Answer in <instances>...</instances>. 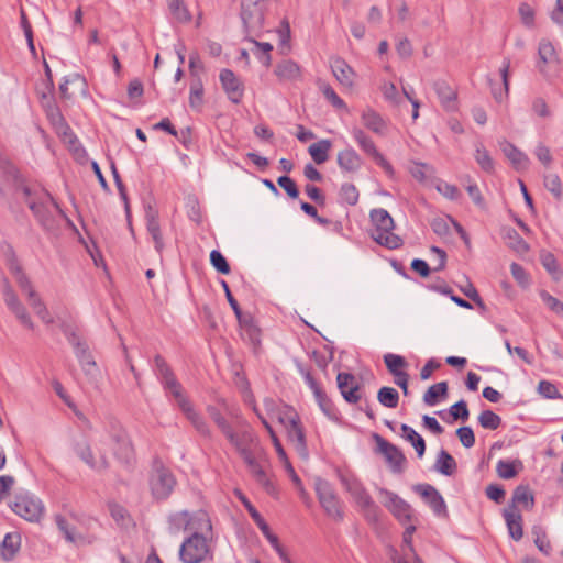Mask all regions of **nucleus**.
<instances>
[{
	"mask_svg": "<svg viewBox=\"0 0 563 563\" xmlns=\"http://www.w3.org/2000/svg\"><path fill=\"white\" fill-rule=\"evenodd\" d=\"M154 371L162 385L175 378L172 368L166 363L165 358L159 354L154 356Z\"/></svg>",
	"mask_w": 563,
	"mask_h": 563,
	"instance_id": "46",
	"label": "nucleus"
},
{
	"mask_svg": "<svg viewBox=\"0 0 563 563\" xmlns=\"http://www.w3.org/2000/svg\"><path fill=\"white\" fill-rule=\"evenodd\" d=\"M322 412L331 420L339 419V411L332 400L327 396L325 391L321 388L313 394Z\"/></svg>",
	"mask_w": 563,
	"mask_h": 563,
	"instance_id": "38",
	"label": "nucleus"
},
{
	"mask_svg": "<svg viewBox=\"0 0 563 563\" xmlns=\"http://www.w3.org/2000/svg\"><path fill=\"white\" fill-rule=\"evenodd\" d=\"M111 438L115 444L113 448L114 456L120 463L131 465L134 461V451L126 432L121 429L115 430Z\"/></svg>",
	"mask_w": 563,
	"mask_h": 563,
	"instance_id": "18",
	"label": "nucleus"
},
{
	"mask_svg": "<svg viewBox=\"0 0 563 563\" xmlns=\"http://www.w3.org/2000/svg\"><path fill=\"white\" fill-rule=\"evenodd\" d=\"M16 190L22 191L30 210L44 229L49 230L55 225L51 207L65 217L64 211L47 190L32 189L23 183L16 184Z\"/></svg>",
	"mask_w": 563,
	"mask_h": 563,
	"instance_id": "1",
	"label": "nucleus"
},
{
	"mask_svg": "<svg viewBox=\"0 0 563 563\" xmlns=\"http://www.w3.org/2000/svg\"><path fill=\"white\" fill-rule=\"evenodd\" d=\"M263 0H242L240 18L245 35L258 36L264 26Z\"/></svg>",
	"mask_w": 563,
	"mask_h": 563,
	"instance_id": "7",
	"label": "nucleus"
},
{
	"mask_svg": "<svg viewBox=\"0 0 563 563\" xmlns=\"http://www.w3.org/2000/svg\"><path fill=\"white\" fill-rule=\"evenodd\" d=\"M202 97H203V87H202L200 79H198L190 87V96H189L190 107L194 109H198L202 104Z\"/></svg>",
	"mask_w": 563,
	"mask_h": 563,
	"instance_id": "63",
	"label": "nucleus"
},
{
	"mask_svg": "<svg viewBox=\"0 0 563 563\" xmlns=\"http://www.w3.org/2000/svg\"><path fill=\"white\" fill-rule=\"evenodd\" d=\"M413 490L418 493L438 517H448L446 504L442 495L430 484H417Z\"/></svg>",
	"mask_w": 563,
	"mask_h": 563,
	"instance_id": "15",
	"label": "nucleus"
},
{
	"mask_svg": "<svg viewBox=\"0 0 563 563\" xmlns=\"http://www.w3.org/2000/svg\"><path fill=\"white\" fill-rule=\"evenodd\" d=\"M456 435L464 448L470 449V448L474 446L475 434L471 427H468V426L460 427L456 430Z\"/></svg>",
	"mask_w": 563,
	"mask_h": 563,
	"instance_id": "64",
	"label": "nucleus"
},
{
	"mask_svg": "<svg viewBox=\"0 0 563 563\" xmlns=\"http://www.w3.org/2000/svg\"><path fill=\"white\" fill-rule=\"evenodd\" d=\"M239 498L242 501L243 506L247 510L249 515L256 523L261 532L267 539L268 542H276V534L271 531L269 526L264 520L262 515L257 511V509L252 505V503L241 493H239Z\"/></svg>",
	"mask_w": 563,
	"mask_h": 563,
	"instance_id": "29",
	"label": "nucleus"
},
{
	"mask_svg": "<svg viewBox=\"0 0 563 563\" xmlns=\"http://www.w3.org/2000/svg\"><path fill=\"white\" fill-rule=\"evenodd\" d=\"M164 389L167 390L175 399L178 408L191 423L195 430L203 438L211 439L212 432L206 419L199 413L192 406L189 398L184 394L181 384L177 378H173L163 385Z\"/></svg>",
	"mask_w": 563,
	"mask_h": 563,
	"instance_id": "2",
	"label": "nucleus"
},
{
	"mask_svg": "<svg viewBox=\"0 0 563 563\" xmlns=\"http://www.w3.org/2000/svg\"><path fill=\"white\" fill-rule=\"evenodd\" d=\"M74 352L84 373L90 377L97 376L99 369L91 352L89 351L88 344L86 343L79 346L78 349L74 350Z\"/></svg>",
	"mask_w": 563,
	"mask_h": 563,
	"instance_id": "32",
	"label": "nucleus"
},
{
	"mask_svg": "<svg viewBox=\"0 0 563 563\" xmlns=\"http://www.w3.org/2000/svg\"><path fill=\"white\" fill-rule=\"evenodd\" d=\"M338 388L345 401L356 404L361 400V387L355 376L351 373H339L336 376Z\"/></svg>",
	"mask_w": 563,
	"mask_h": 563,
	"instance_id": "19",
	"label": "nucleus"
},
{
	"mask_svg": "<svg viewBox=\"0 0 563 563\" xmlns=\"http://www.w3.org/2000/svg\"><path fill=\"white\" fill-rule=\"evenodd\" d=\"M373 438L377 443L378 451L385 456L389 464L391 472L396 474L401 473L406 463V456L402 451L377 433H374Z\"/></svg>",
	"mask_w": 563,
	"mask_h": 563,
	"instance_id": "14",
	"label": "nucleus"
},
{
	"mask_svg": "<svg viewBox=\"0 0 563 563\" xmlns=\"http://www.w3.org/2000/svg\"><path fill=\"white\" fill-rule=\"evenodd\" d=\"M188 531L191 533H198L200 536L212 534V523L205 510H198L195 512L188 511Z\"/></svg>",
	"mask_w": 563,
	"mask_h": 563,
	"instance_id": "23",
	"label": "nucleus"
},
{
	"mask_svg": "<svg viewBox=\"0 0 563 563\" xmlns=\"http://www.w3.org/2000/svg\"><path fill=\"white\" fill-rule=\"evenodd\" d=\"M210 263L213 266V268L220 274L228 275L231 272L227 258L218 250H212L210 252Z\"/></svg>",
	"mask_w": 563,
	"mask_h": 563,
	"instance_id": "57",
	"label": "nucleus"
},
{
	"mask_svg": "<svg viewBox=\"0 0 563 563\" xmlns=\"http://www.w3.org/2000/svg\"><path fill=\"white\" fill-rule=\"evenodd\" d=\"M21 544V537L18 533H7L1 543V555L5 561L12 560L18 553Z\"/></svg>",
	"mask_w": 563,
	"mask_h": 563,
	"instance_id": "36",
	"label": "nucleus"
},
{
	"mask_svg": "<svg viewBox=\"0 0 563 563\" xmlns=\"http://www.w3.org/2000/svg\"><path fill=\"white\" fill-rule=\"evenodd\" d=\"M330 66L333 76L342 86L347 88L354 86V79L356 77V74L343 58H331Z\"/></svg>",
	"mask_w": 563,
	"mask_h": 563,
	"instance_id": "22",
	"label": "nucleus"
},
{
	"mask_svg": "<svg viewBox=\"0 0 563 563\" xmlns=\"http://www.w3.org/2000/svg\"><path fill=\"white\" fill-rule=\"evenodd\" d=\"M497 474L503 479L514 478L518 471L516 470L515 463L510 461L500 460L496 466Z\"/></svg>",
	"mask_w": 563,
	"mask_h": 563,
	"instance_id": "61",
	"label": "nucleus"
},
{
	"mask_svg": "<svg viewBox=\"0 0 563 563\" xmlns=\"http://www.w3.org/2000/svg\"><path fill=\"white\" fill-rule=\"evenodd\" d=\"M29 302L43 322L47 324L53 323V318L51 317L45 303L43 302V300L41 299L36 291H32L30 294Z\"/></svg>",
	"mask_w": 563,
	"mask_h": 563,
	"instance_id": "47",
	"label": "nucleus"
},
{
	"mask_svg": "<svg viewBox=\"0 0 563 563\" xmlns=\"http://www.w3.org/2000/svg\"><path fill=\"white\" fill-rule=\"evenodd\" d=\"M254 412L256 413V416L258 417V419L261 420L262 424L264 426V428L267 430V432L269 433V438L272 439V442L274 444V448L277 452V455L279 457V460H287V454L278 439V437L276 435L274 429L272 428V426L268 423V421L262 416V413L257 410L256 407H254Z\"/></svg>",
	"mask_w": 563,
	"mask_h": 563,
	"instance_id": "51",
	"label": "nucleus"
},
{
	"mask_svg": "<svg viewBox=\"0 0 563 563\" xmlns=\"http://www.w3.org/2000/svg\"><path fill=\"white\" fill-rule=\"evenodd\" d=\"M319 89L323 93L324 98L338 110H347L344 100L338 96L335 90L327 82H320Z\"/></svg>",
	"mask_w": 563,
	"mask_h": 563,
	"instance_id": "53",
	"label": "nucleus"
},
{
	"mask_svg": "<svg viewBox=\"0 0 563 563\" xmlns=\"http://www.w3.org/2000/svg\"><path fill=\"white\" fill-rule=\"evenodd\" d=\"M241 457L256 483L261 485L268 495L276 496L278 490L266 472L268 462L264 449L260 448L255 451H251Z\"/></svg>",
	"mask_w": 563,
	"mask_h": 563,
	"instance_id": "4",
	"label": "nucleus"
},
{
	"mask_svg": "<svg viewBox=\"0 0 563 563\" xmlns=\"http://www.w3.org/2000/svg\"><path fill=\"white\" fill-rule=\"evenodd\" d=\"M369 219L373 224L371 238L376 243L389 250H396L402 245L401 238L393 232L395 222L387 210L373 209L369 212Z\"/></svg>",
	"mask_w": 563,
	"mask_h": 563,
	"instance_id": "3",
	"label": "nucleus"
},
{
	"mask_svg": "<svg viewBox=\"0 0 563 563\" xmlns=\"http://www.w3.org/2000/svg\"><path fill=\"white\" fill-rule=\"evenodd\" d=\"M499 145L504 155L510 161L516 170H523L528 168L529 158L523 152L506 140L501 141Z\"/></svg>",
	"mask_w": 563,
	"mask_h": 563,
	"instance_id": "27",
	"label": "nucleus"
},
{
	"mask_svg": "<svg viewBox=\"0 0 563 563\" xmlns=\"http://www.w3.org/2000/svg\"><path fill=\"white\" fill-rule=\"evenodd\" d=\"M332 143L330 140H321L309 146L308 152L311 155L316 164H323L328 161V152L330 151Z\"/></svg>",
	"mask_w": 563,
	"mask_h": 563,
	"instance_id": "40",
	"label": "nucleus"
},
{
	"mask_svg": "<svg viewBox=\"0 0 563 563\" xmlns=\"http://www.w3.org/2000/svg\"><path fill=\"white\" fill-rule=\"evenodd\" d=\"M279 422L286 427L288 440L302 459H308L306 434L300 418L290 407H286L284 415L279 416Z\"/></svg>",
	"mask_w": 563,
	"mask_h": 563,
	"instance_id": "6",
	"label": "nucleus"
},
{
	"mask_svg": "<svg viewBox=\"0 0 563 563\" xmlns=\"http://www.w3.org/2000/svg\"><path fill=\"white\" fill-rule=\"evenodd\" d=\"M512 504L510 506L516 507V504H521L527 510L532 509L534 505V497L527 485H519L512 493Z\"/></svg>",
	"mask_w": 563,
	"mask_h": 563,
	"instance_id": "39",
	"label": "nucleus"
},
{
	"mask_svg": "<svg viewBox=\"0 0 563 563\" xmlns=\"http://www.w3.org/2000/svg\"><path fill=\"white\" fill-rule=\"evenodd\" d=\"M411 176L419 183H427L432 175V167L424 163L415 162L409 168Z\"/></svg>",
	"mask_w": 563,
	"mask_h": 563,
	"instance_id": "56",
	"label": "nucleus"
},
{
	"mask_svg": "<svg viewBox=\"0 0 563 563\" xmlns=\"http://www.w3.org/2000/svg\"><path fill=\"white\" fill-rule=\"evenodd\" d=\"M47 119L52 123V125L56 129L58 133H62L64 135H67L68 133L71 134L70 126L66 122L65 118L63 117L60 109L58 106L48 107L47 111H45Z\"/></svg>",
	"mask_w": 563,
	"mask_h": 563,
	"instance_id": "37",
	"label": "nucleus"
},
{
	"mask_svg": "<svg viewBox=\"0 0 563 563\" xmlns=\"http://www.w3.org/2000/svg\"><path fill=\"white\" fill-rule=\"evenodd\" d=\"M277 184L279 187H282L286 194L291 198V199H297L299 197V189L295 183V180L292 178H290L289 176H279L277 178Z\"/></svg>",
	"mask_w": 563,
	"mask_h": 563,
	"instance_id": "62",
	"label": "nucleus"
},
{
	"mask_svg": "<svg viewBox=\"0 0 563 563\" xmlns=\"http://www.w3.org/2000/svg\"><path fill=\"white\" fill-rule=\"evenodd\" d=\"M343 483L345 485L346 490L352 495V497L361 508L365 506H372L373 498L360 482L343 481Z\"/></svg>",
	"mask_w": 563,
	"mask_h": 563,
	"instance_id": "34",
	"label": "nucleus"
},
{
	"mask_svg": "<svg viewBox=\"0 0 563 563\" xmlns=\"http://www.w3.org/2000/svg\"><path fill=\"white\" fill-rule=\"evenodd\" d=\"M167 5L178 22L188 23L191 21V14L183 0H167Z\"/></svg>",
	"mask_w": 563,
	"mask_h": 563,
	"instance_id": "44",
	"label": "nucleus"
},
{
	"mask_svg": "<svg viewBox=\"0 0 563 563\" xmlns=\"http://www.w3.org/2000/svg\"><path fill=\"white\" fill-rule=\"evenodd\" d=\"M146 229L154 241L155 250L158 253H162V251L164 249V242H163V236L161 233V227H159L158 219L152 218L151 220L146 221Z\"/></svg>",
	"mask_w": 563,
	"mask_h": 563,
	"instance_id": "55",
	"label": "nucleus"
},
{
	"mask_svg": "<svg viewBox=\"0 0 563 563\" xmlns=\"http://www.w3.org/2000/svg\"><path fill=\"white\" fill-rule=\"evenodd\" d=\"M377 400L387 408H396L399 402V394L393 387L384 386L377 393Z\"/></svg>",
	"mask_w": 563,
	"mask_h": 563,
	"instance_id": "48",
	"label": "nucleus"
},
{
	"mask_svg": "<svg viewBox=\"0 0 563 563\" xmlns=\"http://www.w3.org/2000/svg\"><path fill=\"white\" fill-rule=\"evenodd\" d=\"M176 479L172 472L162 464L155 466L150 479L152 495L155 499H166L173 492Z\"/></svg>",
	"mask_w": 563,
	"mask_h": 563,
	"instance_id": "11",
	"label": "nucleus"
},
{
	"mask_svg": "<svg viewBox=\"0 0 563 563\" xmlns=\"http://www.w3.org/2000/svg\"><path fill=\"white\" fill-rule=\"evenodd\" d=\"M384 363L388 369V372L396 376L398 374L405 373V368L408 366L406 358L401 355L387 353L384 355Z\"/></svg>",
	"mask_w": 563,
	"mask_h": 563,
	"instance_id": "42",
	"label": "nucleus"
},
{
	"mask_svg": "<svg viewBox=\"0 0 563 563\" xmlns=\"http://www.w3.org/2000/svg\"><path fill=\"white\" fill-rule=\"evenodd\" d=\"M401 437L411 443L415 448L418 457H422L426 453V441L424 439L410 426L402 423L401 427Z\"/></svg>",
	"mask_w": 563,
	"mask_h": 563,
	"instance_id": "35",
	"label": "nucleus"
},
{
	"mask_svg": "<svg viewBox=\"0 0 563 563\" xmlns=\"http://www.w3.org/2000/svg\"><path fill=\"white\" fill-rule=\"evenodd\" d=\"M340 203L355 206L358 202L360 192L357 188L350 183H344L339 191Z\"/></svg>",
	"mask_w": 563,
	"mask_h": 563,
	"instance_id": "49",
	"label": "nucleus"
},
{
	"mask_svg": "<svg viewBox=\"0 0 563 563\" xmlns=\"http://www.w3.org/2000/svg\"><path fill=\"white\" fill-rule=\"evenodd\" d=\"M448 395V383L440 382L433 384L428 388L423 395V401L428 406H434L439 402L440 398H444Z\"/></svg>",
	"mask_w": 563,
	"mask_h": 563,
	"instance_id": "41",
	"label": "nucleus"
},
{
	"mask_svg": "<svg viewBox=\"0 0 563 563\" xmlns=\"http://www.w3.org/2000/svg\"><path fill=\"white\" fill-rule=\"evenodd\" d=\"M544 187L554 196L555 199L562 198V183L556 174H547L544 176Z\"/></svg>",
	"mask_w": 563,
	"mask_h": 563,
	"instance_id": "59",
	"label": "nucleus"
},
{
	"mask_svg": "<svg viewBox=\"0 0 563 563\" xmlns=\"http://www.w3.org/2000/svg\"><path fill=\"white\" fill-rule=\"evenodd\" d=\"M457 468L455 459L444 449H441L437 455L433 470L444 476H452Z\"/></svg>",
	"mask_w": 563,
	"mask_h": 563,
	"instance_id": "33",
	"label": "nucleus"
},
{
	"mask_svg": "<svg viewBox=\"0 0 563 563\" xmlns=\"http://www.w3.org/2000/svg\"><path fill=\"white\" fill-rule=\"evenodd\" d=\"M380 494L387 497L385 506L401 522H410L412 520V509L410 505L400 498L397 494L385 488L380 489Z\"/></svg>",
	"mask_w": 563,
	"mask_h": 563,
	"instance_id": "17",
	"label": "nucleus"
},
{
	"mask_svg": "<svg viewBox=\"0 0 563 563\" xmlns=\"http://www.w3.org/2000/svg\"><path fill=\"white\" fill-rule=\"evenodd\" d=\"M239 324L242 330V335L247 340L255 349L261 344V330L255 324L251 314H243L238 318Z\"/></svg>",
	"mask_w": 563,
	"mask_h": 563,
	"instance_id": "30",
	"label": "nucleus"
},
{
	"mask_svg": "<svg viewBox=\"0 0 563 563\" xmlns=\"http://www.w3.org/2000/svg\"><path fill=\"white\" fill-rule=\"evenodd\" d=\"M353 140L357 146L368 156H371L375 163L384 169L389 178L395 177V169L391 164L384 157V155L377 150L373 139L368 136L363 129L353 126L350 131Z\"/></svg>",
	"mask_w": 563,
	"mask_h": 563,
	"instance_id": "9",
	"label": "nucleus"
},
{
	"mask_svg": "<svg viewBox=\"0 0 563 563\" xmlns=\"http://www.w3.org/2000/svg\"><path fill=\"white\" fill-rule=\"evenodd\" d=\"M212 550L208 536L191 533L187 537L179 548V559L183 563H202L207 559H212Z\"/></svg>",
	"mask_w": 563,
	"mask_h": 563,
	"instance_id": "5",
	"label": "nucleus"
},
{
	"mask_svg": "<svg viewBox=\"0 0 563 563\" xmlns=\"http://www.w3.org/2000/svg\"><path fill=\"white\" fill-rule=\"evenodd\" d=\"M433 88L445 110L456 108V91L445 80H437Z\"/></svg>",
	"mask_w": 563,
	"mask_h": 563,
	"instance_id": "31",
	"label": "nucleus"
},
{
	"mask_svg": "<svg viewBox=\"0 0 563 563\" xmlns=\"http://www.w3.org/2000/svg\"><path fill=\"white\" fill-rule=\"evenodd\" d=\"M219 79L228 98L233 103H240L244 87L235 74L231 69L224 68L220 71Z\"/></svg>",
	"mask_w": 563,
	"mask_h": 563,
	"instance_id": "20",
	"label": "nucleus"
},
{
	"mask_svg": "<svg viewBox=\"0 0 563 563\" xmlns=\"http://www.w3.org/2000/svg\"><path fill=\"white\" fill-rule=\"evenodd\" d=\"M224 437L234 446L240 456L262 448L258 438L251 428H245L238 432L232 429Z\"/></svg>",
	"mask_w": 563,
	"mask_h": 563,
	"instance_id": "13",
	"label": "nucleus"
},
{
	"mask_svg": "<svg viewBox=\"0 0 563 563\" xmlns=\"http://www.w3.org/2000/svg\"><path fill=\"white\" fill-rule=\"evenodd\" d=\"M154 371L162 385L175 378L172 368L166 363L165 358L159 354L154 356Z\"/></svg>",
	"mask_w": 563,
	"mask_h": 563,
	"instance_id": "45",
	"label": "nucleus"
},
{
	"mask_svg": "<svg viewBox=\"0 0 563 563\" xmlns=\"http://www.w3.org/2000/svg\"><path fill=\"white\" fill-rule=\"evenodd\" d=\"M274 74L280 82H294L301 79V67L291 59H284L276 64Z\"/></svg>",
	"mask_w": 563,
	"mask_h": 563,
	"instance_id": "24",
	"label": "nucleus"
},
{
	"mask_svg": "<svg viewBox=\"0 0 563 563\" xmlns=\"http://www.w3.org/2000/svg\"><path fill=\"white\" fill-rule=\"evenodd\" d=\"M9 506L14 514L32 522L38 521L44 510L41 499L29 492L16 494Z\"/></svg>",
	"mask_w": 563,
	"mask_h": 563,
	"instance_id": "8",
	"label": "nucleus"
},
{
	"mask_svg": "<svg viewBox=\"0 0 563 563\" xmlns=\"http://www.w3.org/2000/svg\"><path fill=\"white\" fill-rule=\"evenodd\" d=\"M361 121L364 128L379 136H385L388 132V121L371 107L362 111Z\"/></svg>",
	"mask_w": 563,
	"mask_h": 563,
	"instance_id": "21",
	"label": "nucleus"
},
{
	"mask_svg": "<svg viewBox=\"0 0 563 563\" xmlns=\"http://www.w3.org/2000/svg\"><path fill=\"white\" fill-rule=\"evenodd\" d=\"M316 493L319 503L325 514L335 521H342L344 512L341 508V503L331 484L322 478L316 479Z\"/></svg>",
	"mask_w": 563,
	"mask_h": 563,
	"instance_id": "10",
	"label": "nucleus"
},
{
	"mask_svg": "<svg viewBox=\"0 0 563 563\" xmlns=\"http://www.w3.org/2000/svg\"><path fill=\"white\" fill-rule=\"evenodd\" d=\"M336 162L339 167L345 173H356L363 164L362 157L351 146L338 153Z\"/></svg>",
	"mask_w": 563,
	"mask_h": 563,
	"instance_id": "26",
	"label": "nucleus"
},
{
	"mask_svg": "<svg viewBox=\"0 0 563 563\" xmlns=\"http://www.w3.org/2000/svg\"><path fill=\"white\" fill-rule=\"evenodd\" d=\"M73 450L76 455L91 470L102 472L109 468L110 464L106 455H101L97 461L93 456L92 449L86 440L73 443Z\"/></svg>",
	"mask_w": 563,
	"mask_h": 563,
	"instance_id": "16",
	"label": "nucleus"
},
{
	"mask_svg": "<svg viewBox=\"0 0 563 563\" xmlns=\"http://www.w3.org/2000/svg\"><path fill=\"white\" fill-rule=\"evenodd\" d=\"M509 68L510 60L505 58L500 67L501 84L493 82L489 79L492 95L498 103L503 102L509 93Z\"/></svg>",
	"mask_w": 563,
	"mask_h": 563,
	"instance_id": "25",
	"label": "nucleus"
},
{
	"mask_svg": "<svg viewBox=\"0 0 563 563\" xmlns=\"http://www.w3.org/2000/svg\"><path fill=\"white\" fill-rule=\"evenodd\" d=\"M478 423L487 430H497L501 426V418L490 409L483 410L478 416Z\"/></svg>",
	"mask_w": 563,
	"mask_h": 563,
	"instance_id": "54",
	"label": "nucleus"
},
{
	"mask_svg": "<svg viewBox=\"0 0 563 563\" xmlns=\"http://www.w3.org/2000/svg\"><path fill=\"white\" fill-rule=\"evenodd\" d=\"M503 516L505 518L509 536L514 540L519 541L523 537L521 514L516 507L509 506L504 509Z\"/></svg>",
	"mask_w": 563,
	"mask_h": 563,
	"instance_id": "28",
	"label": "nucleus"
},
{
	"mask_svg": "<svg viewBox=\"0 0 563 563\" xmlns=\"http://www.w3.org/2000/svg\"><path fill=\"white\" fill-rule=\"evenodd\" d=\"M169 532L178 533L179 531H187L188 528V510H181L172 514L168 517Z\"/></svg>",
	"mask_w": 563,
	"mask_h": 563,
	"instance_id": "50",
	"label": "nucleus"
},
{
	"mask_svg": "<svg viewBox=\"0 0 563 563\" xmlns=\"http://www.w3.org/2000/svg\"><path fill=\"white\" fill-rule=\"evenodd\" d=\"M210 418L214 421L217 427L221 430V432L225 435L233 428L230 422L225 419V417L220 412V410L213 406H209L207 409Z\"/></svg>",
	"mask_w": 563,
	"mask_h": 563,
	"instance_id": "58",
	"label": "nucleus"
},
{
	"mask_svg": "<svg viewBox=\"0 0 563 563\" xmlns=\"http://www.w3.org/2000/svg\"><path fill=\"white\" fill-rule=\"evenodd\" d=\"M475 161L481 166V168L486 173H493L495 169V164L489 155V152L483 146V144H477L475 150Z\"/></svg>",
	"mask_w": 563,
	"mask_h": 563,
	"instance_id": "52",
	"label": "nucleus"
},
{
	"mask_svg": "<svg viewBox=\"0 0 563 563\" xmlns=\"http://www.w3.org/2000/svg\"><path fill=\"white\" fill-rule=\"evenodd\" d=\"M542 266L552 276L555 282H559L563 277V272L555 258L550 252H543L540 256Z\"/></svg>",
	"mask_w": 563,
	"mask_h": 563,
	"instance_id": "43",
	"label": "nucleus"
},
{
	"mask_svg": "<svg viewBox=\"0 0 563 563\" xmlns=\"http://www.w3.org/2000/svg\"><path fill=\"white\" fill-rule=\"evenodd\" d=\"M449 413L453 420L466 421L470 417V410L464 399L456 401L449 408Z\"/></svg>",
	"mask_w": 563,
	"mask_h": 563,
	"instance_id": "60",
	"label": "nucleus"
},
{
	"mask_svg": "<svg viewBox=\"0 0 563 563\" xmlns=\"http://www.w3.org/2000/svg\"><path fill=\"white\" fill-rule=\"evenodd\" d=\"M537 68L544 77L554 75L559 69L556 51L553 44L545 38L539 42Z\"/></svg>",
	"mask_w": 563,
	"mask_h": 563,
	"instance_id": "12",
	"label": "nucleus"
}]
</instances>
